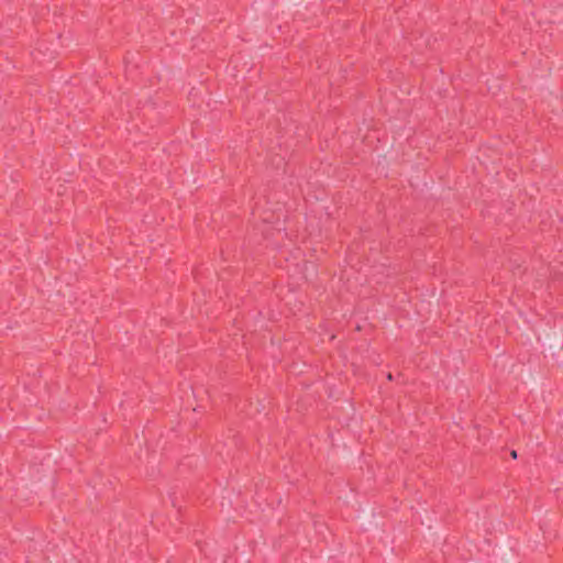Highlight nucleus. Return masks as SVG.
<instances>
[{
  "label": "nucleus",
  "instance_id": "obj_1",
  "mask_svg": "<svg viewBox=\"0 0 563 563\" xmlns=\"http://www.w3.org/2000/svg\"><path fill=\"white\" fill-rule=\"evenodd\" d=\"M511 456H512L514 459H516V457H517V452H516V451H512V452H511Z\"/></svg>",
  "mask_w": 563,
  "mask_h": 563
}]
</instances>
